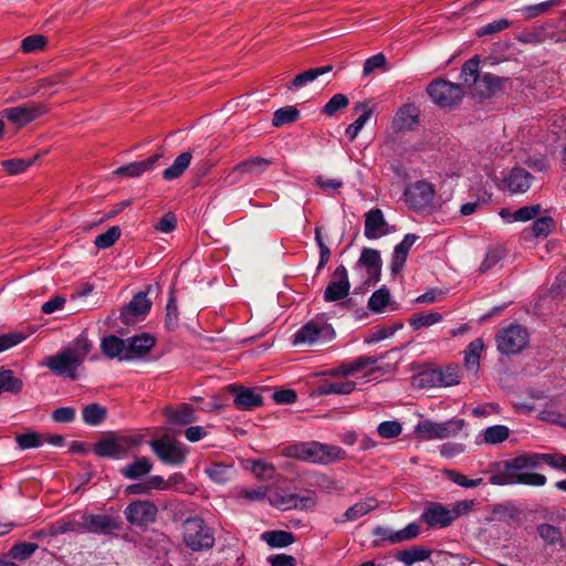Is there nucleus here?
Listing matches in <instances>:
<instances>
[{"instance_id":"a18cd8bd","label":"nucleus","mask_w":566,"mask_h":566,"mask_svg":"<svg viewBox=\"0 0 566 566\" xmlns=\"http://www.w3.org/2000/svg\"><path fill=\"white\" fill-rule=\"evenodd\" d=\"M205 472L213 482L223 484L231 479L233 467L223 462H214L206 468Z\"/></svg>"},{"instance_id":"774afa93","label":"nucleus","mask_w":566,"mask_h":566,"mask_svg":"<svg viewBox=\"0 0 566 566\" xmlns=\"http://www.w3.org/2000/svg\"><path fill=\"white\" fill-rule=\"evenodd\" d=\"M402 432V426L398 420L382 421L377 427V433L384 439L397 438Z\"/></svg>"},{"instance_id":"5701e85b","label":"nucleus","mask_w":566,"mask_h":566,"mask_svg":"<svg viewBox=\"0 0 566 566\" xmlns=\"http://www.w3.org/2000/svg\"><path fill=\"white\" fill-rule=\"evenodd\" d=\"M165 416L171 426H187L198 420L195 408L186 402L179 403L175 408H165Z\"/></svg>"},{"instance_id":"7c9ffc66","label":"nucleus","mask_w":566,"mask_h":566,"mask_svg":"<svg viewBox=\"0 0 566 566\" xmlns=\"http://www.w3.org/2000/svg\"><path fill=\"white\" fill-rule=\"evenodd\" d=\"M127 354L132 359L148 354L156 344V338L149 333H142L127 339Z\"/></svg>"},{"instance_id":"603ef678","label":"nucleus","mask_w":566,"mask_h":566,"mask_svg":"<svg viewBox=\"0 0 566 566\" xmlns=\"http://www.w3.org/2000/svg\"><path fill=\"white\" fill-rule=\"evenodd\" d=\"M179 326V312L177 306V298L174 292L170 293L165 315V327L169 332H175Z\"/></svg>"},{"instance_id":"37998d69","label":"nucleus","mask_w":566,"mask_h":566,"mask_svg":"<svg viewBox=\"0 0 566 566\" xmlns=\"http://www.w3.org/2000/svg\"><path fill=\"white\" fill-rule=\"evenodd\" d=\"M22 389V379L15 377L11 369L0 367V395L2 392L19 394Z\"/></svg>"},{"instance_id":"4c0bfd02","label":"nucleus","mask_w":566,"mask_h":566,"mask_svg":"<svg viewBox=\"0 0 566 566\" xmlns=\"http://www.w3.org/2000/svg\"><path fill=\"white\" fill-rule=\"evenodd\" d=\"M273 161L263 157H250L233 167L234 172L259 175L269 168Z\"/></svg>"},{"instance_id":"393cba45","label":"nucleus","mask_w":566,"mask_h":566,"mask_svg":"<svg viewBox=\"0 0 566 566\" xmlns=\"http://www.w3.org/2000/svg\"><path fill=\"white\" fill-rule=\"evenodd\" d=\"M533 176L521 167H514L504 177L503 182L512 193L526 192L532 184Z\"/></svg>"},{"instance_id":"a19ab883","label":"nucleus","mask_w":566,"mask_h":566,"mask_svg":"<svg viewBox=\"0 0 566 566\" xmlns=\"http://www.w3.org/2000/svg\"><path fill=\"white\" fill-rule=\"evenodd\" d=\"M377 506L378 501L375 497H367L348 507L344 513V517L346 521H356L377 509Z\"/></svg>"},{"instance_id":"473e14b6","label":"nucleus","mask_w":566,"mask_h":566,"mask_svg":"<svg viewBox=\"0 0 566 566\" xmlns=\"http://www.w3.org/2000/svg\"><path fill=\"white\" fill-rule=\"evenodd\" d=\"M556 226L555 220L549 216L536 217L530 228L524 229L523 233L526 239L547 238Z\"/></svg>"},{"instance_id":"e2e57ef3","label":"nucleus","mask_w":566,"mask_h":566,"mask_svg":"<svg viewBox=\"0 0 566 566\" xmlns=\"http://www.w3.org/2000/svg\"><path fill=\"white\" fill-rule=\"evenodd\" d=\"M15 442L21 450L39 448L43 443V438L40 433L28 431L15 436Z\"/></svg>"},{"instance_id":"cd10ccee","label":"nucleus","mask_w":566,"mask_h":566,"mask_svg":"<svg viewBox=\"0 0 566 566\" xmlns=\"http://www.w3.org/2000/svg\"><path fill=\"white\" fill-rule=\"evenodd\" d=\"M271 504L282 511L292 509H307L315 505V500L312 496H300L291 493L285 495L276 494L270 500Z\"/></svg>"},{"instance_id":"3c124183","label":"nucleus","mask_w":566,"mask_h":566,"mask_svg":"<svg viewBox=\"0 0 566 566\" xmlns=\"http://www.w3.org/2000/svg\"><path fill=\"white\" fill-rule=\"evenodd\" d=\"M300 118V112L295 106H284L276 109L273 114L272 125L281 127L296 122Z\"/></svg>"},{"instance_id":"a878e982","label":"nucleus","mask_w":566,"mask_h":566,"mask_svg":"<svg viewBox=\"0 0 566 566\" xmlns=\"http://www.w3.org/2000/svg\"><path fill=\"white\" fill-rule=\"evenodd\" d=\"M419 108L413 104H403L392 119L395 130H411L419 123Z\"/></svg>"},{"instance_id":"4d7b16f0","label":"nucleus","mask_w":566,"mask_h":566,"mask_svg":"<svg viewBox=\"0 0 566 566\" xmlns=\"http://www.w3.org/2000/svg\"><path fill=\"white\" fill-rule=\"evenodd\" d=\"M66 533H82V520L78 521H59L49 527L50 536H56Z\"/></svg>"},{"instance_id":"052dcab7","label":"nucleus","mask_w":566,"mask_h":566,"mask_svg":"<svg viewBox=\"0 0 566 566\" xmlns=\"http://www.w3.org/2000/svg\"><path fill=\"white\" fill-rule=\"evenodd\" d=\"M38 157L39 156L36 155L30 159H7L1 161L0 165L9 175H18L23 172L27 168H29L36 160Z\"/></svg>"},{"instance_id":"f3484780","label":"nucleus","mask_w":566,"mask_h":566,"mask_svg":"<svg viewBox=\"0 0 566 566\" xmlns=\"http://www.w3.org/2000/svg\"><path fill=\"white\" fill-rule=\"evenodd\" d=\"M151 308V302L147 297V293L138 292L133 296L130 302L120 311V322L125 325H130L137 318H144Z\"/></svg>"},{"instance_id":"79ce46f5","label":"nucleus","mask_w":566,"mask_h":566,"mask_svg":"<svg viewBox=\"0 0 566 566\" xmlns=\"http://www.w3.org/2000/svg\"><path fill=\"white\" fill-rule=\"evenodd\" d=\"M431 555V551L423 546H412L410 548L400 551L397 555V559L407 566H410L418 562L427 560Z\"/></svg>"},{"instance_id":"4be33fe9","label":"nucleus","mask_w":566,"mask_h":566,"mask_svg":"<svg viewBox=\"0 0 566 566\" xmlns=\"http://www.w3.org/2000/svg\"><path fill=\"white\" fill-rule=\"evenodd\" d=\"M391 231L384 213L378 208H373L365 213L364 234L369 240H376L382 235L389 234Z\"/></svg>"},{"instance_id":"423d86ee","label":"nucleus","mask_w":566,"mask_h":566,"mask_svg":"<svg viewBox=\"0 0 566 566\" xmlns=\"http://www.w3.org/2000/svg\"><path fill=\"white\" fill-rule=\"evenodd\" d=\"M497 350L506 356L517 355L523 352L530 343V334L525 326L518 323H511L495 334Z\"/></svg>"},{"instance_id":"dca6fc26","label":"nucleus","mask_w":566,"mask_h":566,"mask_svg":"<svg viewBox=\"0 0 566 566\" xmlns=\"http://www.w3.org/2000/svg\"><path fill=\"white\" fill-rule=\"evenodd\" d=\"M356 266H361L366 269V285H376L381 276L382 262L380 258V252L373 248H364L360 252V256L356 263Z\"/></svg>"},{"instance_id":"864d4df0","label":"nucleus","mask_w":566,"mask_h":566,"mask_svg":"<svg viewBox=\"0 0 566 566\" xmlns=\"http://www.w3.org/2000/svg\"><path fill=\"white\" fill-rule=\"evenodd\" d=\"M390 301V292L384 285L375 291L368 300V308L375 313H382Z\"/></svg>"},{"instance_id":"c756f323","label":"nucleus","mask_w":566,"mask_h":566,"mask_svg":"<svg viewBox=\"0 0 566 566\" xmlns=\"http://www.w3.org/2000/svg\"><path fill=\"white\" fill-rule=\"evenodd\" d=\"M507 81L505 77H500L491 73L483 74L478 81L476 85V95L480 98H491L497 92H501L504 88V83Z\"/></svg>"},{"instance_id":"b1692460","label":"nucleus","mask_w":566,"mask_h":566,"mask_svg":"<svg viewBox=\"0 0 566 566\" xmlns=\"http://www.w3.org/2000/svg\"><path fill=\"white\" fill-rule=\"evenodd\" d=\"M163 153H156L145 160L123 165L114 170V174L120 177H139L144 172L153 170L156 163L163 157Z\"/></svg>"},{"instance_id":"49530a36","label":"nucleus","mask_w":566,"mask_h":566,"mask_svg":"<svg viewBox=\"0 0 566 566\" xmlns=\"http://www.w3.org/2000/svg\"><path fill=\"white\" fill-rule=\"evenodd\" d=\"M480 59L478 55L469 59L461 67L460 78L464 84L471 86L478 83L480 80Z\"/></svg>"},{"instance_id":"6e6552de","label":"nucleus","mask_w":566,"mask_h":566,"mask_svg":"<svg viewBox=\"0 0 566 566\" xmlns=\"http://www.w3.org/2000/svg\"><path fill=\"white\" fill-rule=\"evenodd\" d=\"M462 418H451L443 422L426 419L416 426V434L422 440L447 439L457 437L465 427Z\"/></svg>"},{"instance_id":"0eeeda50","label":"nucleus","mask_w":566,"mask_h":566,"mask_svg":"<svg viewBox=\"0 0 566 566\" xmlns=\"http://www.w3.org/2000/svg\"><path fill=\"white\" fill-rule=\"evenodd\" d=\"M426 92L431 101L441 108H452L458 105L464 96V90L461 84L452 83L440 77L431 81L427 85Z\"/></svg>"},{"instance_id":"f257e3e1","label":"nucleus","mask_w":566,"mask_h":566,"mask_svg":"<svg viewBox=\"0 0 566 566\" xmlns=\"http://www.w3.org/2000/svg\"><path fill=\"white\" fill-rule=\"evenodd\" d=\"M92 347V343L85 336L80 335L72 345L46 357L43 366L48 367L54 376L77 380L80 378L78 369L83 366Z\"/></svg>"},{"instance_id":"13d9d810","label":"nucleus","mask_w":566,"mask_h":566,"mask_svg":"<svg viewBox=\"0 0 566 566\" xmlns=\"http://www.w3.org/2000/svg\"><path fill=\"white\" fill-rule=\"evenodd\" d=\"M562 0H547L536 4L523 7L520 11L526 19H534L545 12H548L553 7L560 4Z\"/></svg>"},{"instance_id":"bb28decb","label":"nucleus","mask_w":566,"mask_h":566,"mask_svg":"<svg viewBox=\"0 0 566 566\" xmlns=\"http://www.w3.org/2000/svg\"><path fill=\"white\" fill-rule=\"evenodd\" d=\"M101 350L109 359L132 360V355L127 354L126 342L116 335L103 337L101 340Z\"/></svg>"},{"instance_id":"bf43d9fd","label":"nucleus","mask_w":566,"mask_h":566,"mask_svg":"<svg viewBox=\"0 0 566 566\" xmlns=\"http://www.w3.org/2000/svg\"><path fill=\"white\" fill-rule=\"evenodd\" d=\"M537 533L539 537L547 544V545H555L557 543H563V536L562 532L558 527L543 523L537 526Z\"/></svg>"},{"instance_id":"c9c22d12","label":"nucleus","mask_w":566,"mask_h":566,"mask_svg":"<svg viewBox=\"0 0 566 566\" xmlns=\"http://www.w3.org/2000/svg\"><path fill=\"white\" fill-rule=\"evenodd\" d=\"M332 71H333V65H331V64L319 66V67L308 69V70L297 74L293 78L291 85L287 86V88L289 90H298V88L305 86L306 84L315 81L319 76L327 74Z\"/></svg>"},{"instance_id":"8fccbe9b","label":"nucleus","mask_w":566,"mask_h":566,"mask_svg":"<svg viewBox=\"0 0 566 566\" xmlns=\"http://www.w3.org/2000/svg\"><path fill=\"white\" fill-rule=\"evenodd\" d=\"M482 437L486 444H499L507 440L510 429L504 424L490 426L482 431Z\"/></svg>"},{"instance_id":"69168bd1","label":"nucleus","mask_w":566,"mask_h":566,"mask_svg":"<svg viewBox=\"0 0 566 566\" xmlns=\"http://www.w3.org/2000/svg\"><path fill=\"white\" fill-rule=\"evenodd\" d=\"M420 535V526L416 522L409 523L403 528L396 531L391 537V544H398L417 538Z\"/></svg>"},{"instance_id":"4468645a","label":"nucleus","mask_w":566,"mask_h":566,"mask_svg":"<svg viewBox=\"0 0 566 566\" xmlns=\"http://www.w3.org/2000/svg\"><path fill=\"white\" fill-rule=\"evenodd\" d=\"M420 521L429 528H446L453 523L450 509L440 502H426Z\"/></svg>"},{"instance_id":"338daca9","label":"nucleus","mask_w":566,"mask_h":566,"mask_svg":"<svg viewBox=\"0 0 566 566\" xmlns=\"http://www.w3.org/2000/svg\"><path fill=\"white\" fill-rule=\"evenodd\" d=\"M349 104L346 95L338 93L333 95L329 101L324 105L322 112L326 116H334L338 111L345 108Z\"/></svg>"},{"instance_id":"ddd939ff","label":"nucleus","mask_w":566,"mask_h":566,"mask_svg":"<svg viewBox=\"0 0 566 566\" xmlns=\"http://www.w3.org/2000/svg\"><path fill=\"white\" fill-rule=\"evenodd\" d=\"M158 510L149 500H136L124 511L127 522L136 526H145L155 522Z\"/></svg>"},{"instance_id":"f704fd0d","label":"nucleus","mask_w":566,"mask_h":566,"mask_svg":"<svg viewBox=\"0 0 566 566\" xmlns=\"http://www.w3.org/2000/svg\"><path fill=\"white\" fill-rule=\"evenodd\" d=\"M261 539L265 542L270 547L283 548L295 543L296 537L292 532L275 530L263 532L261 534Z\"/></svg>"},{"instance_id":"72a5a7b5","label":"nucleus","mask_w":566,"mask_h":566,"mask_svg":"<svg viewBox=\"0 0 566 566\" xmlns=\"http://www.w3.org/2000/svg\"><path fill=\"white\" fill-rule=\"evenodd\" d=\"M484 349V342L481 337L470 342L464 349V366L468 370L478 373L480 359Z\"/></svg>"},{"instance_id":"aec40b11","label":"nucleus","mask_w":566,"mask_h":566,"mask_svg":"<svg viewBox=\"0 0 566 566\" xmlns=\"http://www.w3.org/2000/svg\"><path fill=\"white\" fill-rule=\"evenodd\" d=\"M462 378L461 368L458 365H449L446 368L433 369L429 374H423L421 381H427L432 386H454Z\"/></svg>"},{"instance_id":"58836bf2","label":"nucleus","mask_w":566,"mask_h":566,"mask_svg":"<svg viewBox=\"0 0 566 566\" xmlns=\"http://www.w3.org/2000/svg\"><path fill=\"white\" fill-rule=\"evenodd\" d=\"M192 159L190 151H184L177 156L172 165L163 171V178L165 180H174L184 175L186 169L189 167Z\"/></svg>"},{"instance_id":"de8ad7c7","label":"nucleus","mask_w":566,"mask_h":566,"mask_svg":"<svg viewBox=\"0 0 566 566\" xmlns=\"http://www.w3.org/2000/svg\"><path fill=\"white\" fill-rule=\"evenodd\" d=\"M39 548V545L33 542H19L15 543L6 554V556L11 559L24 562L30 558L35 551Z\"/></svg>"},{"instance_id":"c85d7f7f","label":"nucleus","mask_w":566,"mask_h":566,"mask_svg":"<svg viewBox=\"0 0 566 566\" xmlns=\"http://www.w3.org/2000/svg\"><path fill=\"white\" fill-rule=\"evenodd\" d=\"M382 357H373V356H359L352 360L343 361L336 369L335 375L340 376H353L355 374L361 373L369 367L377 364Z\"/></svg>"},{"instance_id":"5fc2aeb1","label":"nucleus","mask_w":566,"mask_h":566,"mask_svg":"<svg viewBox=\"0 0 566 566\" xmlns=\"http://www.w3.org/2000/svg\"><path fill=\"white\" fill-rule=\"evenodd\" d=\"M442 315L439 312L418 313L409 318V325L413 329L432 326L442 321Z\"/></svg>"},{"instance_id":"1a4fd4ad","label":"nucleus","mask_w":566,"mask_h":566,"mask_svg":"<svg viewBox=\"0 0 566 566\" xmlns=\"http://www.w3.org/2000/svg\"><path fill=\"white\" fill-rule=\"evenodd\" d=\"M436 196L434 186L426 180L409 184L403 190V200L413 211H424L431 207Z\"/></svg>"},{"instance_id":"680f3d73","label":"nucleus","mask_w":566,"mask_h":566,"mask_svg":"<svg viewBox=\"0 0 566 566\" xmlns=\"http://www.w3.org/2000/svg\"><path fill=\"white\" fill-rule=\"evenodd\" d=\"M120 233V228L113 226L107 231L98 234L94 240V244L102 250L108 249L119 239Z\"/></svg>"},{"instance_id":"ea45409f","label":"nucleus","mask_w":566,"mask_h":566,"mask_svg":"<svg viewBox=\"0 0 566 566\" xmlns=\"http://www.w3.org/2000/svg\"><path fill=\"white\" fill-rule=\"evenodd\" d=\"M107 417V409L97 402L88 403L82 409V419L88 426H99Z\"/></svg>"},{"instance_id":"6e6d98bb","label":"nucleus","mask_w":566,"mask_h":566,"mask_svg":"<svg viewBox=\"0 0 566 566\" xmlns=\"http://www.w3.org/2000/svg\"><path fill=\"white\" fill-rule=\"evenodd\" d=\"M443 474L448 480H450L454 484L465 489L476 488L483 483L482 478L469 479L463 473L452 469L444 470Z\"/></svg>"},{"instance_id":"39448f33","label":"nucleus","mask_w":566,"mask_h":566,"mask_svg":"<svg viewBox=\"0 0 566 566\" xmlns=\"http://www.w3.org/2000/svg\"><path fill=\"white\" fill-rule=\"evenodd\" d=\"M140 444V439L134 436L109 433L98 439L92 448L95 455L99 458L122 460Z\"/></svg>"},{"instance_id":"f8f14e48","label":"nucleus","mask_w":566,"mask_h":566,"mask_svg":"<svg viewBox=\"0 0 566 566\" xmlns=\"http://www.w3.org/2000/svg\"><path fill=\"white\" fill-rule=\"evenodd\" d=\"M46 113L48 106L45 104L30 101L14 107L4 108L2 116L18 127H23Z\"/></svg>"},{"instance_id":"412c9836","label":"nucleus","mask_w":566,"mask_h":566,"mask_svg":"<svg viewBox=\"0 0 566 566\" xmlns=\"http://www.w3.org/2000/svg\"><path fill=\"white\" fill-rule=\"evenodd\" d=\"M324 333L329 334V336L335 334L331 325L310 321L293 335V343L294 345L313 344L318 340Z\"/></svg>"},{"instance_id":"0e129e2a","label":"nucleus","mask_w":566,"mask_h":566,"mask_svg":"<svg viewBox=\"0 0 566 566\" xmlns=\"http://www.w3.org/2000/svg\"><path fill=\"white\" fill-rule=\"evenodd\" d=\"M48 43V40L42 34H32L29 36H25L21 41V51L23 53H35L45 48Z\"/></svg>"},{"instance_id":"9b49d317","label":"nucleus","mask_w":566,"mask_h":566,"mask_svg":"<svg viewBox=\"0 0 566 566\" xmlns=\"http://www.w3.org/2000/svg\"><path fill=\"white\" fill-rule=\"evenodd\" d=\"M150 447L163 463L170 465L184 464L189 452L187 447L171 440L169 437L153 440Z\"/></svg>"},{"instance_id":"e433bc0d","label":"nucleus","mask_w":566,"mask_h":566,"mask_svg":"<svg viewBox=\"0 0 566 566\" xmlns=\"http://www.w3.org/2000/svg\"><path fill=\"white\" fill-rule=\"evenodd\" d=\"M153 469V463L146 457L138 458L119 470L120 474L130 480H137L147 475Z\"/></svg>"},{"instance_id":"a211bd4d","label":"nucleus","mask_w":566,"mask_h":566,"mask_svg":"<svg viewBox=\"0 0 566 566\" xmlns=\"http://www.w3.org/2000/svg\"><path fill=\"white\" fill-rule=\"evenodd\" d=\"M520 459L515 462L520 468H538L541 463H546L553 469L566 472V455L562 453H524Z\"/></svg>"},{"instance_id":"f03ea898","label":"nucleus","mask_w":566,"mask_h":566,"mask_svg":"<svg viewBox=\"0 0 566 566\" xmlns=\"http://www.w3.org/2000/svg\"><path fill=\"white\" fill-rule=\"evenodd\" d=\"M283 454L298 461L321 465H328L347 457L346 451L340 447L318 441L289 444L284 448Z\"/></svg>"},{"instance_id":"7ed1b4c3","label":"nucleus","mask_w":566,"mask_h":566,"mask_svg":"<svg viewBox=\"0 0 566 566\" xmlns=\"http://www.w3.org/2000/svg\"><path fill=\"white\" fill-rule=\"evenodd\" d=\"M174 520L184 521V543L193 552L211 549L214 546V533L203 518L199 516L184 518L185 504L172 502L169 504Z\"/></svg>"},{"instance_id":"6ab92c4d","label":"nucleus","mask_w":566,"mask_h":566,"mask_svg":"<svg viewBox=\"0 0 566 566\" xmlns=\"http://www.w3.org/2000/svg\"><path fill=\"white\" fill-rule=\"evenodd\" d=\"M228 391L233 396V403L239 410H254L263 406V397L254 388L229 385Z\"/></svg>"},{"instance_id":"20e7f679","label":"nucleus","mask_w":566,"mask_h":566,"mask_svg":"<svg viewBox=\"0 0 566 566\" xmlns=\"http://www.w3.org/2000/svg\"><path fill=\"white\" fill-rule=\"evenodd\" d=\"M521 455L503 462L502 468L497 465V470L489 478V482L493 485H513L525 484L531 486H543L546 484V476L541 473L524 472L531 468H520L515 465Z\"/></svg>"},{"instance_id":"2eb2a0df","label":"nucleus","mask_w":566,"mask_h":566,"mask_svg":"<svg viewBox=\"0 0 566 566\" xmlns=\"http://www.w3.org/2000/svg\"><path fill=\"white\" fill-rule=\"evenodd\" d=\"M349 290L350 283L347 269L344 264H339L324 291V301L332 303L344 300L348 295Z\"/></svg>"},{"instance_id":"2f4dec72","label":"nucleus","mask_w":566,"mask_h":566,"mask_svg":"<svg viewBox=\"0 0 566 566\" xmlns=\"http://www.w3.org/2000/svg\"><path fill=\"white\" fill-rule=\"evenodd\" d=\"M359 111H361L363 113L359 115V117L354 123L348 125V127L345 130V136L348 138L349 142H354L356 139V137L358 136L360 130L364 128L367 120L371 117L373 112H374L373 108L369 107L368 102L356 103L354 106V112H359Z\"/></svg>"},{"instance_id":"c03bdc74","label":"nucleus","mask_w":566,"mask_h":566,"mask_svg":"<svg viewBox=\"0 0 566 566\" xmlns=\"http://www.w3.org/2000/svg\"><path fill=\"white\" fill-rule=\"evenodd\" d=\"M492 513L499 521L511 524L521 518L522 511L512 503L495 504L492 507Z\"/></svg>"},{"instance_id":"9d476101","label":"nucleus","mask_w":566,"mask_h":566,"mask_svg":"<svg viewBox=\"0 0 566 566\" xmlns=\"http://www.w3.org/2000/svg\"><path fill=\"white\" fill-rule=\"evenodd\" d=\"M81 520L82 533L108 536L123 527V521L118 515L84 513Z\"/></svg>"},{"instance_id":"09e8293b","label":"nucleus","mask_w":566,"mask_h":566,"mask_svg":"<svg viewBox=\"0 0 566 566\" xmlns=\"http://www.w3.org/2000/svg\"><path fill=\"white\" fill-rule=\"evenodd\" d=\"M356 384L352 380L346 381H325L318 386L321 395H347L355 390Z\"/></svg>"}]
</instances>
